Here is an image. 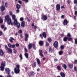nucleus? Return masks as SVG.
<instances>
[{"mask_svg": "<svg viewBox=\"0 0 77 77\" xmlns=\"http://www.w3.org/2000/svg\"><path fill=\"white\" fill-rule=\"evenodd\" d=\"M7 21V24L8 25H11V26H13L14 24L12 22L10 18V16L9 15H7L5 17V22H6Z\"/></svg>", "mask_w": 77, "mask_h": 77, "instance_id": "1", "label": "nucleus"}, {"mask_svg": "<svg viewBox=\"0 0 77 77\" xmlns=\"http://www.w3.org/2000/svg\"><path fill=\"white\" fill-rule=\"evenodd\" d=\"M6 65L5 62H2L1 64V66H0V68H1L0 70L2 71H3L5 69V66Z\"/></svg>", "mask_w": 77, "mask_h": 77, "instance_id": "2", "label": "nucleus"}, {"mask_svg": "<svg viewBox=\"0 0 77 77\" xmlns=\"http://www.w3.org/2000/svg\"><path fill=\"white\" fill-rule=\"evenodd\" d=\"M5 47L8 53L11 54L12 52V50L11 49V48H8L7 45H5Z\"/></svg>", "mask_w": 77, "mask_h": 77, "instance_id": "3", "label": "nucleus"}, {"mask_svg": "<svg viewBox=\"0 0 77 77\" xmlns=\"http://www.w3.org/2000/svg\"><path fill=\"white\" fill-rule=\"evenodd\" d=\"M41 19L43 21H45L47 19V17L45 15L42 14V15Z\"/></svg>", "mask_w": 77, "mask_h": 77, "instance_id": "4", "label": "nucleus"}, {"mask_svg": "<svg viewBox=\"0 0 77 77\" xmlns=\"http://www.w3.org/2000/svg\"><path fill=\"white\" fill-rule=\"evenodd\" d=\"M5 72L8 75L10 74L11 73V70L8 68H6L5 69Z\"/></svg>", "mask_w": 77, "mask_h": 77, "instance_id": "5", "label": "nucleus"}, {"mask_svg": "<svg viewBox=\"0 0 77 77\" xmlns=\"http://www.w3.org/2000/svg\"><path fill=\"white\" fill-rule=\"evenodd\" d=\"M58 43L57 41H55L53 44V45L55 48H57L58 47Z\"/></svg>", "mask_w": 77, "mask_h": 77, "instance_id": "6", "label": "nucleus"}, {"mask_svg": "<svg viewBox=\"0 0 77 77\" xmlns=\"http://www.w3.org/2000/svg\"><path fill=\"white\" fill-rule=\"evenodd\" d=\"M56 10L57 11H60V4H57L56 6Z\"/></svg>", "mask_w": 77, "mask_h": 77, "instance_id": "7", "label": "nucleus"}, {"mask_svg": "<svg viewBox=\"0 0 77 77\" xmlns=\"http://www.w3.org/2000/svg\"><path fill=\"white\" fill-rule=\"evenodd\" d=\"M68 21L66 19H65L64 20L63 24L64 26H66L68 24Z\"/></svg>", "mask_w": 77, "mask_h": 77, "instance_id": "8", "label": "nucleus"}, {"mask_svg": "<svg viewBox=\"0 0 77 77\" xmlns=\"http://www.w3.org/2000/svg\"><path fill=\"white\" fill-rule=\"evenodd\" d=\"M20 70V69H17V68H14V72L16 74L19 73Z\"/></svg>", "mask_w": 77, "mask_h": 77, "instance_id": "9", "label": "nucleus"}, {"mask_svg": "<svg viewBox=\"0 0 77 77\" xmlns=\"http://www.w3.org/2000/svg\"><path fill=\"white\" fill-rule=\"evenodd\" d=\"M67 66L70 69H72L73 67V64L72 63H68Z\"/></svg>", "mask_w": 77, "mask_h": 77, "instance_id": "10", "label": "nucleus"}, {"mask_svg": "<svg viewBox=\"0 0 77 77\" xmlns=\"http://www.w3.org/2000/svg\"><path fill=\"white\" fill-rule=\"evenodd\" d=\"M8 46L10 48H14L15 47V45H11L10 43L8 44Z\"/></svg>", "mask_w": 77, "mask_h": 77, "instance_id": "11", "label": "nucleus"}, {"mask_svg": "<svg viewBox=\"0 0 77 77\" xmlns=\"http://www.w3.org/2000/svg\"><path fill=\"white\" fill-rule=\"evenodd\" d=\"M73 39L72 38L69 37L68 38V41L69 42H71L72 43H73Z\"/></svg>", "mask_w": 77, "mask_h": 77, "instance_id": "12", "label": "nucleus"}, {"mask_svg": "<svg viewBox=\"0 0 77 77\" xmlns=\"http://www.w3.org/2000/svg\"><path fill=\"white\" fill-rule=\"evenodd\" d=\"M13 40L15 41V40L12 37H11L10 38V39H9V41L10 42H11L12 43H13L14 42L13 41Z\"/></svg>", "mask_w": 77, "mask_h": 77, "instance_id": "13", "label": "nucleus"}, {"mask_svg": "<svg viewBox=\"0 0 77 77\" xmlns=\"http://www.w3.org/2000/svg\"><path fill=\"white\" fill-rule=\"evenodd\" d=\"M39 54H40V55L41 56V57H43L44 55L42 54V51L41 50H39Z\"/></svg>", "mask_w": 77, "mask_h": 77, "instance_id": "14", "label": "nucleus"}, {"mask_svg": "<svg viewBox=\"0 0 77 77\" xmlns=\"http://www.w3.org/2000/svg\"><path fill=\"white\" fill-rule=\"evenodd\" d=\"M32 67L33 68H35L36 66L37 63L36 62H34L33 64H32Z\"/></svg>", "mask_w": 77, "mask_h": 77, "instance_id": "15", "label": "nucleus"}, {"mask_svg": "<svg viewBox=\"0 0 77 77\" xmlns=\"http://www.w3.org/2000/svg\"><path fill=\"white\" fill-rule=\"evenodd\" d=\"M60 75L62 77H65V74L63 72H61L60 73Z\"/></svg>", "mask_w": 77, "mask_h": 77, "instance_id": "16", "label": "nucleus"}, {"mask_svg": "<svg viewBox=\"0 0 77 77\" xmlns=\"http://www.w3.org/2000/svg\"><path fill=\"white\" fill-rule=\"evenodd\" d=\"M0 8L2 11H4L5 9V7L4 6H2Z\"/></svg>", "mask_w": 77, "mask_h": 77, "instance_id": "17", "label": "nucleus"}, {"mask_svg": "<svg viewBox=\"0 0 77 77\" xmlns=\"http://www.w3.org/2000/svg\"><path fill=\"white\" fill-rule=\"evenodd\" d=\"M4 52L2 50L0 49V55L2 56L4 55Z\"/></svg>", "mask_w": 77, "mask_h": 77, "instance_id": "18", "label": "nucleus"}, {"mask_svg": "<svg viewBox=\"0 0 77 77\" xmlns=\"http://www.w3.org/2000/svg\"><path fill=\"white\" fill-rule=\"evenodd\" d=\"M68 40V37H65L63 38V40L64 42H66Z\"/></svg>", "mask_w": 77, "mask_h": 77, "instance_id": "19", "label": "nucleus"}, {"mask_svg": "<svg viewBox=\"0 0 77 77\" xmlns=\"http://www.w3.org/2000/svg\"><path fill=\"white\" fill-rule=\"evenodd\" d=\"M28 49L29 50H30L32 48V44L31 43H29V44H28Z\"/></svg>", "mask_w": 77, "mask_h": 77, "instance_id": "20", "label": "nucleus"}, {"mask_svg": "<svg viewBox=\"0 0 77 77\" xmlns=\"http://www.w3.org/2000/svg\"><path fill=\"white\" fill-rule=\"evenodd\" d=\"M42 35H43V37L45 38H46L47 37V35L46 34V33L45 32H43V33H42Z\"/></svg>", "mask_w": 77, "mask_h": 77, "instance_id": "21", "label": "nucleus"}, {"mask_svg": "<svg viewBox=\"0 0 77 77\" xmlns=\"http://www.w3.org/2000/svg\"><path fill=\"white\" fill-rule=\"evenodd\" d=\"M16 25V27L17 28H19L21 27L20 24L19 23H18L16 25Z\"/></svg>", "mask_w": 77, "mask_h": 77, "instance_id": "22", "label": "nucleus"}, {"mask_svg": "<svg viewBox=\"0 0 77 77\" xmlns=\"http://www.w3.org/2000/svg\"><path fill=\"white\" fill-rule=\"evenodd\" d=\"M25 26V21H22L21 23V26L22 27H24Z\"/></svg>", "mask_w": 77, "mask_h": 77, "instance_id": "23", "label": "nucleus"}, {"mask_svg": "<svg viewBox=\"0 0 77 77\" xmlns=\"http://www.w3.org/2000/svg\"><path fill=\"white\" fill-rule=\"evenodd\" d=\"M18 23V21L17 19H16L14 20V23H13L14 24V25H16Z\"/></svg>", "mask_w": 77, "mask_h": 77, "instance_id": "24", "label": "nucleus"}, {"mask_svg": "<svg viewBox=\"0 0 77 77\" xmlns=\"http://www.w3.org/2000/svg\"><path fill=\"white\" fill-rule=\"evenodd\" d=\"M62 67H63L65 69H67V66L65 64H63L62 65Z\"/></svg>", "mask_w": 77, "mask_h": 77, "instance_id": "25", "label": "nucleus"}, {"mask_svg": "<svg viewBox=\"0 0 77 77\" xmlns=\"http://www.w3.org/2000/svg\"><path fill=\"white\" fill-rule=\"evenodd\" d=\"M37 64L38 65L41 64L40 60L39 59H37Z\"/></svg>", "mask_w": 77, "mask_h": 77, "instance_id": "26", "label": "nucleus"}, {"mask_svg": "<svg viewBox=\"0 0 77 77\" xmlns=\"http://www.w3.org/2000/svg\"><path fill=\"white\" fill-rule=\"evenodd\" d=\"M49 52L52 53L53 52V49H52L51 47H50L49 48Z\"/></svg>", "mask_w": 77, "mask_h": 77, "instance_id": "27", "label": "nucleus"}, {"mask_svg": "<svg viewBox=\"0 0 77 77\" xmlns=\"http://www.w3.org/2000/svg\"><path fill=\"white\" fill-rule=\"evenodd\" d=\"M57 68L60 71L61 70V68L60 66H57Z\"/></svg>", "mask_w": 77, "mask_h": 77, "instance_id": "28", "label": "nucleus"}, {"mask_svg": "<svg viewBox=\"0 0 77 77\" xmlns=\"http://www.w3.org/2000/svg\"><path fill=\"white\" fill-rule=\"evenodd\" d=\"M20 5H19V4H17L16 5V8L17 9H19L20 8Z\"/></svg>", "mask_w": 77, "mask_h": 77, "instance_id": "29", "label": "nucleus"}, {"mask_svg": "<svg viewBox=\"0 0 77 77\" xmlns=\"http://www.w3.org/2000/svg\"><path fill=\"white\" fill-rule=\"evenodd\" d=\"M30 73H31V74L30 75L31 76H35V72L33 71H31Z\"/></svg>", "mask_w": 77, "mask_h": 77, "instance_id": "30", "label": "nucleus"}, {"mask_svg": "<svg viewBox=\"0 0 77 77\" xmlns=\"http://www.w3.org/2000/svg\"><path fill=\"white\" fill-rule=\"evenodd\" d=\"M48 42H49V43H51L52 41L51 38L50 37L48 38Z\"/></svg>", "mask_w": 77, "mask_h": 77, "instance_id": "31", "label": "nucleus"}, {"mask_svg": "<svg viewBox=\"0 0 77 77\" xmlns=\"http://www.w3.org/2000/svg\"><path fill=\"white\" fill-rule=\"evenodd\" d=\"M39 45H40V46H42L43 45V42L40 41V42H39Z\"/></svg>", "mask_w": 77, "mask_h": 77, "instance_id": "32", "label": "nucleus"}, {"mask_svg": "<svg viewBox=\"0 0 77 77\" xmlns=\"http://www.w3.org/2000/svg\"><path fill=\"white\" fill-rule=\"evenodd\" d=\"M65 48V45H61L60 46V49L61 50H63Z\"/></svg>", "mask_w": 77, "mask_h": 77, "instance_id": "33", "label": "nucleus"}, {"mask_svg": "<svg viewBox=\"0 0 77 77\" xmlns=\"http://www.w3.org/2000/svg\"><path fill=\"white\" fill-rule=\"evenodd\" d=\"M25 57H26V58H29V57H28V53H25Z\"/></svg>", "mask_w": 77, "mask_h": 77, "instance_id": "34", "label": "nucleus"}, {"mask_svg": "<svg viewBox=\"0 0 77 77\" xmlns=\"http://www.w3.org/2000/svg\"><path fill=\"white\" fill-rule=\"evenodd\" d=\"M32 48L34 49V50H36V47L35 44H34L32 45Z\"/></svg>", "mask_w": 77, "mask_h": 77, "instance_id": "35", "label": "nucleus"}, {"mask_svg": "<svg viewBox=\"0 0 77 77\" xmlns=\"http://www.w3.org/2000/svg\"><path fill=\"white\" fill-rule=\"evenodd\" d=\"M16 68L17 69H20V66L19 65H17L16 66Z\"/></svg>", "mask_w": 77, "mask_h": 77, "instance_id": "36", "label": "nucleus"}, {"mask_svg": "<svg viewBox=\"0 0 77 77\" xmlns=\"http://www.w3.org/2000/svg\"><path fill=\"white\" fill-rule=\"evenodd\" d=\"M63 53V51H60L59 52V54L60 55H62Z\"/></svg>", "mask_w": 77, "mask_h": 77, "instance_id": "37", "label": "nucleus"}, {"mask_svg": "<svg viewBox=\"0 0 77 77\" xmlns=\"http://www.w3.org/2000/svg\"><path fill=\"white\" fill-rule=\"evenodd\" d=\"M12 17L13 19L14 20L16 19H15L16 17V16H15V15H12Z\"/></svg>", "mask_w": 77, "mask_h": 77, "instance_id": "38", "label": "nucleus"}, {"mask_svg": "<svg viewBox=\"0 0 77 77\" xmlns=\"http://www.w3.org/2000/svg\"><path fill=\"white\" fill-rule=\"evenodd\" d=\"M67 36L69 37H70L71 36V35L70 33H67Z\"/></svg>", "mask_w": 77, "mask_h": 77, "instance_id": "39", "label": "nucleus"}, {"mask_svg": "<svg viewBox=\"0 0 77 77\" xmlns=\"http://www.w3.org/2000/svg\"><path fill=\"white\" fill-rule=\"evenodd\" d=\"M1 29H3L5 27V25H2L1 26Z\"/></svg>", "mask_w": 77, "mask_h": 77, "instance_id": "40", "label": "nucleus"}, {"mask_svg": "<svg viewBox=\"0 0 77 77\" xmlns=\"http://www.w3.org/2000/svg\"><path fill=\"white\" fill-rule=\"evenodd\" d=\"M3 23V20H2V18L0 17V23Z\"/></svg>", "mask_w": 77, "mask_h": 77, "instance_id": "41", "label": "nucleus"}, {"mask_svg": "<svg viewBox=\"0 0 77 77\" xmlns=\"http://www.w3.org/2000/svg\"><path fill=\"white\" fill-rule=\"evenodd\" d=\"M25 38H29V35L28 34H25Z\"/></svg>", "mask_w": 77, "mask_h": 77, "instance_id": "42", "label": "nucleus"}, {"mask_svg": "<svg viewBox=\"0 0 77 77\" xmlns=\"http://www.w3.org/2000/svg\"><path fill=\"white\" fill-rule=\"evenodd\" d=\"M19 57L20 58V59L22 60L23 59V57L22 56V54H20L19 56Z\"/></svg>", "mask_w": 77, "mask_h": 77, "instance_id": "43", "label": "nucleus"}, {"mask_svg": "<svg viewBox=\"0 0 77 77\" xmlns=\"http://www.w3.org/2000/svg\"><path fill=\"white\" fill-rule=\"evenodd\" d=\"M20 20L21 21H23L24 20V18L23 17H21L20 18Z\"/></svg>", "mask_w": 77, "mask_h": 77, "instance_id": "44", "label": "nucleus"}, {"mask_svg": "<svg viewBox=\"0 0 77 77\" xmlns=\"http://www.w3.org/2000/svg\"><path fill=\"white\" fill-rule=\"evenodd\" d=\"M49 44L48 42H46V46L48 47L49 46Z\"/></svg>", "mask_w": 77, "mask_h": 77, "instance_id": "45", "label": "nucleus"}, {"mask_svg": "<svg viewBox=\"0 0 77 77\" xmlns=\"http://www.w3.org/2000/svg\"><path fill=\"white\" fill-rule=\"evenodd\" d=\"M37 26H34V28H33V29H35V31L36 30V29L37 28Z\"/></svg>", "mask_w": 77, "mask_h": 77, "instance_id": "46", "label": "nucleus"}, {"mask_svg": "<svg viewBox=\"0 0 77 77\" xmlns=\"http://www.w3.org/2000/svg\"><path fill=\"white\" fill-rule=\"evenodd\" d=\"M22 31L21 30H19L18 32L19 33V34H21L22 33Z\"/></svg>", "mask_w": 77, "mask_h": 77, "instance_id": "47", "label": "nucleus"}, {"mask_svg": "<svg viewBox=\"0 0 77 77\" xmlns=\"http://www.w3.org/2000/svg\"><path fill=\"white\" fill-rule=\"evenodd\" d=\"M74 3L75 4H77V0H74Z\"/></svg>", "mask_w": 77, "mask_h": 77, "instance_id": "48", "label": "nucleus"}, {"mask_svg": "<svg viewBox=\"0 0 77 77\" xmlns=\"http://www.w3.org/2000/svg\"><path fill=\"white\" fill-rule=\"evenodd\" d=\"M23 2H25V3H28L29 2V0H23Z\"/></svg>", "mask_w": 77, "mask_h": 77, "instance_id": "49", "label": "nucleus"}, {"mask_svg": "<svg viewBox=\"0 0 77 77\" xmlns=\"http://www.w3.org/2000/svg\"><path fill=\"white\" fill-rule=\"evenodd\" d=\"M75 43L76 44H77V39H75Z\"/></svg>", "mask_w": 77, "mask_h": 77, "instance_id": "50", "label": "nucleus"}, {"mask_svg": "<svg viewBox=\"0 0 77 77\" xmlns=\"http://www.w3.org/2000/svg\"><path fill=\"white\" fill-rule=\"evenodd\" d=\"M28 38L25 37V41H27L28 40Z\"/></svg>", "mask_w": 77, "mask_h": 77, "instance_id": "51", "label": "nucleus"}, {"mask_svg": "<svg viewBox=\"0 0 77 77\" xmlns=\"http://www.w3.org/2000/svg\"><path fill=\"white\" fill-rule=\"evenodd\" d=\"M74 70L75 71H77V69L76 67V66H74Z\"/></svg>", "mask_w": 77, "mask_h": 77, "instance_id": "52", "label": "nucleus"}, {"mask_svg": "<svg viewBox=\"0 0 77 77\" xmlns=\"http://www.w3.org/2000/svg\"><path fill=\"white\" fill-rule=\"evenodd\" d=\"M25 52H28L27 50V48H25Z\"/></svg>", "mask_w": 77, "mask_h": 77, "instance_id": "53", "label": "nucleus"}, {"mask_svg": "<svg viewBox=\"0 0 77 77\" xmlns=\"http://www.w3.org/2000/svg\"><path fill=\"white\" fill-rule=\"evenodd\" d=\"M26 20H27V21H28L29 22H30V20L27 17V19H26Z\"/></svg>", "mask_w": 77, "mask_h": 77, "instance_id": "54", "label": "nucleus"}, {"mask_svg": "<svg viewBox=\"0 0 77 77\" xmlns=\"http://www.w3.org/2000/svg\"><path fill=\"white\" fill-rule=\"evenodd\" d=\"M16 46L17 47H18L19 46V44H18V43H16L15 44Z\"/></svg>", "mask_w": 77, "mask_h": 77, "instance_id": "55", "label": "nucleus"}, {"mask_svg": "<svg viewBox=\"0 0 77 77\" xmlns=\"http://www.w3.org/2000/svg\"><path fill=\"white\" fill-rule=\"evenodd\" d=\"M5 6L6 8L8 7V3L7 2L5 3Z\"/></svg>", "mask_w": 77, "mask_h": 77, "instance_id": "56", "label": "nucleus"}, {"mask_svg": "<svg viewBox=\"0 0 77 77\" xmlns=\"http://www.w3.org/2000/svg\"><path fill=\"white\" fill-rule=\"evenodd\" d=\"M74 63L75 64H77V60H75V61H74Z\"/></svg>", "mask_w": 77, "mask_h": 77, "instance_id": "57", "label": "nucleus"}, {"mask_svg": "<svg viewBox=\"0 0 77 77\" xmlns=\"http://www.w3.org/2000/svg\"><path fill=\"white\" fill-rule=\"evenodd\" d=\"M18 2L19 3H20V4H21L22 3V1H20V0H19L18 1Z\"/></svg>", "mask_w": 77, "mask_h": 77, "instance_id": "58", "label": "nucleus"}, {"mask_svg": "<svg viewBox=\"0 0 77 77\" xmlns=\"http://www.w3.org/2000/svg\"><path fill=\"white\" fill-rule=\"evenodd\" d=\"M9 14L10 15L12 16L13 14V13L11 11H10V12L9 13Z\"/></svg>", "mask_w": 77, "mask_h": 77, "instance_id": "59", "label": "nucleus"}, {"mask_svg": "<svg viewBox=\"0 0 77 77\" xmlns=\"http://www.w3.org/2000/svg\"><path fill=\"white\" fill-rule=\"evenodd\" d=\"M74 14L75 15H77V11H75Z\"/></svg>", "mask_w": 77, "mask_h": 77, "instance_id": "60", "label": "nucleus"}, {"mask_svg": "<svg viewBox=\"0 0 77 77\" xmlns=\"http://www.w3.org/2000/svg\"><path fill=\"white\" fill-rule=\"evenodd\" d=\"M2 32L1 31H0V36H1L2 35Z\"/></svg>", "mask_w": 77, "mask_h": 77, "instance_id": "61", "label": "nucleus"}, {"mask_svg": "<svg viewBox=\"0 0 77 77\" xmlns=\"http://www.w3.org/2000/svg\"><path fill=\"white\" fill-rule=\"evenodd\" d=\"M8 75H7V77H12V76L11 75H10V74Z\"/></svg>", "mask_w": 77, "mask_h": 77, "instance_id": "62", "label": "nucleus"}, {"mask_svg": "<svg viewBox=\"0 0 77 77\" xmlns=\"http://www.w3.org/2000/svg\"><path fill=\"white\" fill-rule=\"evenodd\" d=\"M16 12L17 13H19L20 12V10H19V9H17V10H16Z\"/></svg>", "mask_w": 77, "mask_h": 77, "instance_id": "63", "label": "nucleus"}, {"mask_svg": "<svg viewBox=\"0 0 77 77\" xmlns=\"http://www.w3.org/2000/svg\"><path fill=\"white\" fill-rule=\"evenodd\" d=\"M14 53H17V51L16 50H14Z\"/></svg>", "mask_w": 77, "mask_h": 77, "instance_id": "64", "label": "nucleus"}]
</instances>
